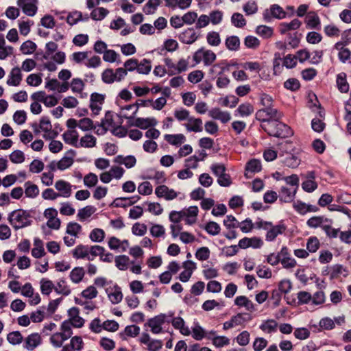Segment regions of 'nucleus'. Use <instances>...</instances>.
I'll use <instances>...</instances> for the list:
<instances>
[{
  "label": "nucleus",
  "instance_id": "36",
  "mask_svg": "<svg viewBox=\"0 0 351 351\" xmlns=\"http://www.w3.org/2000/svg\"><path fill=\"white\" fill-rule=\"evenodd\" d=\"M106 293L109 300L112 304H118L122 300L123 294L121 289L117 286H115L114 288L111 290L107 289Z\"/></svg>",
  "mask_w": 351,
  "mask_h": 351
},
{
  "label": "nucleus",
  "instance_id": "13",
  "mask_svg": "<svg viewBox=\"0 0 351 351\" xmlns=\"http://www.w3.org/2000/svg\"><path fill=\"white\" fill-rule=\"evenodd\" d=\"M180 193L172 189H169L166 185H160L155 189L156 196L160 198H164L167 201L174 199Z\"/></svg>",
  "mask_w": 351,
  "mask_h": 351
},
{
  "label": "nucleus",
  "instance_id": "20",
  "mask_svg": "<svg viewBox=\"0 0 351 351\" xmlns=\"http://www.w3.org/2000/svg\"><path fill=\"white\" fill-rule=\"evenodd\" d=\"M261 169L262 165L261 160L255 158L251 159L246 163L244 176L246 178H251V173H258Z\"/></svg>",
  "mask_w": 351,
  "mask_h": 351
},
{
  "label": "nucleus",
  "instance_id": "51",
  "mask_svg": "<svg viewBox=\"0 0 351 351\" xmlns=\"http://www.w3.org/2000/svg\"><path fill=\"white\" fill-rule=\"evenodd\" d=\"M330 278H337L341 276H346L347 271L341 265H335L332 266L329 271Z\"/></svg>",
  "mask_w": 351,
  "mask_h": 351
},
{
  "label": "nucleus",
  "instance_id": "54",
  "mask_svg": "<svg viewBox=\"0 0 351 351\" xmlns=\"http://www.w3.org/2000/svg\"><path fill=\"white\" fill-rule=\"evenodd\" d=\"M10 161L14 164H21L25 161V154L21 150H14L9 155Z\"/></svg>",
  "mask_w": 351,
  "mask_h": 351
},
{
  "label": "nucleus",
  "instance_id": "5",
  "mask_svg": "<svg viewBox=\"0 0 351 351\" xmlns=\"http://www.w3.org/2000/svg\"><path fill=\"white\" fill-rule=\"evenodd\" d=\"M216 58L217 56L213 51L205 49L204 47L197 50L193 56V60L195 64H198L202 62L206 66L212 65L216 60Z\"/></svg>",
  "mask_w": 351,
  "mask_h": 351
},
{
  "label": "nucleus",
  "instance_id": "23",
  "mask_svg": "<svg viewBox=\"0 0 351 351\" xmlns=\"http://www.w3.org/2000/svg\"><path fill=\"white\" fill-rule=\"evenodd\" d=\"M42 342V339L38 333H32L28 335L24 340L23 347L28 350H33Z\"/></svg>",
  "mask_w": 351,
  "mask_h": 351
},
{
  "label": "nucleus",
  "instance_id": "56",
  "mask_svg": "<svg viewBox=\"0 0 351 351\" xmlns=\"http://www.w3.org/2000/svg\"><path fill=\"white\" fill-rule=\"evenodd\" d=\"M241 117H247L253 113L254 107L250 103H245L241 104L237 109Z\"/></svg>",
  "mask_w": 351,
  "mask_h": 351
},
{
  "label": "nucleus",
  "instance_id": "33",
  "mask_svg": "<svg viewBox=\"0 0 351 351\" xmlns=\"http://www.w3.org/2000/svg\"><path fill=\"white\" fill-rule=\"evenodd\" d=\"M24 192L27 197L34 199L39 195L40 191L38 186L35 184H33L32 182H26L24 184Z\"/></svg>",
  "mask_w": 351,
  "mask_h": 351
},
{
  "label": "nucleus",
  "instance_id": "26",
  "mask_svg": "<svg viewBox=\"0 0 351 351\" xmlns=\"http://www.w3.org/2000/svg\"><path fill=\"white\" fill-rule=\"evenodd\" d=\"M78 133L76 130H67L62 134V138L65 143L78 148Z\"/></svg>",
  "mask_w": 351,
  "mask_h": 351
},
{
  "label": "nucleus",
  "instance_id": "9",
  "mask_svg": "<svg viewBox=\"0 0 351 351\" xmlns=\"http://www.w3.org/2000/svg\"><path fill=\"white\" fill-rule=\"evenodd\" d=\"M58 210L54 208H48L45 210L43 215L47 219V226L53 230H59L61 221L58 217Z\"/></svg>",
  "mask_w": 351,
  "mask_h": 351
},
{
  "label": "nucleus",
  "instance_id": "60",
  "mask_svg": "<svg viewBox=\"0 0 351 351\" xmlns=\"http://www.w3.org/2000/svg\"><path fill=\"white\" fill-rule=\"evenodd\" d=\"M90 52L88 51H79L75 52L71 55V60L77 64H84L86 59L88 58Z\"/></svg>",
  "mask_w": 351,
  "mask_h": 351
},
{
  "label": "nucleus",
  "instance_id": "1",
  "mask_svg": "<svg viewBox=\"0 0 351 351\" xmlns=\"http://www.w3.org/2000/svg\"><path fill=\"white\" fill-rule=\"evenodd\" d=\"M262 128L269 135L274 137L285 138L293 135V131L287 125L278 121V120H273L263 123Z\"/></svg>",
  "mask_w": 351,
  "mask_h": 351
},
{
  "label": "nucleus",
  "instance_id": "10",
  "mask_svg": "<svg viewBox=\"0 0 351 351\" xmlns=\"http://www.w3.org/2000/svg\"><path fill=\"white\" fill-rule=\"evenodd\" d=\"M280 263L285 269H293L296 265V261L291 256L287 247L282 246L279 252Z\"/></svg>",
  "mask_w": 351,
  "mask_h": 351
},
{
  "label": "nucleus",
  "instance_id": "14",
  "mask_svg": "<svg viewBox=\"0 0 351 351\" xmlns=\"http://www.w3.org/2000/svg\"><path fill=\"white\" fill-rule=\"evenodd\" d=\"M229 65L226 60H222L216 64H212L208 70V75L213 80L229 71Z\"/></svg>",
  "mask_w": 351,
  "mask_h": 351
},
{
  "label": "nucleus",
  "instance_id": "48",
  "mask_svg": "<svg viewBox=\"0 0 351 351\" xmlns=\"http://www.w3.org/2000/svg\"><path fill=\"white\" fill-rule=\"evenodd\" d=\"M192 337L197 341L203 339L206 336V330L199 324L198 322H195L192 328Z\"/></svg>",
  "mask_w": 351,
  "mask_h": 351
},
{
  "label": "nucleus",
  "instance_id": "46",
  "mask_svg": "<svg viewBox=\"0 0 351 351\" xmlns=\"http://www.w3.org/2000/svg\"><path fill=\"white\" fill-rule=\"evenodd\" d=\"M109 14V11L102 7L93 9L90 12V17L95 21H101Z\"/></svg>",
  "mask_w": 351,
  "mask_h": 351
},
{
  "label": "nucleus",
  "instance_id": "37",
  "mask_svg": "<svg viewBox=\"0 0 351 351\" xmlns=\"http://www.w3.org/2000/svg\"><path fill=\"white\" fill-rule=\"evenodd\" d=\"M97 138L90 134L82 136L78 143L79 147L93 148L96 145Z\"/></svg>",
  "mask_w": 351,
  "mask_h": 351
},
{
  "label": "nucleus",
  "instance_id": "59",
  "mask_svg": "<svg viewBox=\"0 0 351 351\" xmlns=\"http://www.w3.org/2000/svg\"><path fill=\"white\" fill-rule=\"evenodd\" d=\"M263 109L269 120H279L282 118V114L271 106L265 107Z\"/></svg>",
  "mask_w": 351,
  "mask_h": 351
},
{
  "label": "nucleus",
  "instance_id": "28",
  "mask_svg": "<svg viewBox=\"0 0 351 351\" xmlns=\"http://www.w3.org/2000/svg\"><path fill=\"white\" fill-rule=\"evenodd\" d=\"M73 256L74 258H85L89 261H93V258L90 256V250L88 245H78L73 251Z\"/></svg>",
  "mask_w": 351,
  "mask_h": 351
},
{
  "label": "nucleus",
  "instance_id": "4",
  "mask_svg": "<svg viewBox=\"0 0 351 351\" xmlns=\"http://www.w3.org/2000/svg\"><path fill=\"white\" fill-rule=\"evenodd\" d=\"M70 325L68 322H63L60 327L61 331L51 336L50 342L54 347H62L63 343L71 337L73 331Z\"/></svg>",
  "mask_w": 351,
  "mask_h": 351
},
{
  "label": "nucleus",
  "instance_id": "6",
  "mask_svg": "<svg viewBox=\"0 0 351 351\" xmlns=\"http://www.w3.org/2000/svg\"><path fill=\"white\" fill-rule=\"evenodd\" d=\"M286 16V12L278 4L271 5L269 8L265 10L263 12V19L266 23H270L274 19H283Z\"/></svg>",
  "mask_w": 351,
  "mask_h": 351
},
{
  "label": "nucleus",
  "instance_id": "53",
  "mask_svg": "<svg viewBox=\"0 0 351 351\" xmlns=\"http://www.w3.org/2000/svg\"><path fill=\"white\" fill-rule=\"evenodd\" d=\"M204 229L206 232L212 236L217 235L221 230L220 226L215 221H209L205 226Z\"/></svg>",
  "mask_w": 351,
  "mask_h": 351
},
{
  "label": "nucleus",
  "instance_id": "22",
  "mask_svg": "<svg viewBox=\"0 0 351 351\" xmlns=\"http://www.w3.org/2000/svg\"><path fill=\"white\" fill-rule=\"evenodd\" d=\"M75 151L70 149L65 155L58 161V169L61 171L69 168L73 163V157L75 155Z\"/></svg>",
  "mask_w": 351,
  "mask_h": 351
},
{
  "label": "nucleus",
  "instance_id": "58",
  "mask_svg": "<svg viewBox=\"0 0 351 351\" xmlns=\"http://www.w3.org/2000/svg\"><path fill=\"white\" fill-rule=\"evenodd\" d=\"M36 49V45L32 40H27L24 42L20 48V50L23 54H32Z\"/></svg>",
  "mask_w": 351,
  "mask_h": 351
},
{
  "label": "nucleus",
  "instance_id": "38",
  "mask_svg": "<svg viewBox=\"0 0 351 351\" xmlns=\"http://www.w3.org/2000/svg\"><path fill=\"white\" fill-rule=\"evenodd\" d=\"M138 112V106L133 104L126 105L121 108V111L120 112L121 117L125 119H131L134 117V115Z\"/></svg>",
  "mask_w": 351,
  "mask_h": 351
},
{
  "label": "nucleus",
  "instance_id": "3",
  "mask_svg": "<svg viewBox=\"0 0 351 351\" xmlns=\"http://www.w3.org/2000/svg\"><path fill=\"white\" fill-rule=\"evenodd\" d=\"M8 220L16 230L27 227L32 222L29 213L22 209L16 210L10 213Z\"/></svg>",
  "mask_w": 351,
  "mask_h": 351
},
{
  "label": "nucleus",
  "instance_id": "41",
  "mask_svg": "<svg viewBox=\"0 0 351 351\" xmlns=\"http://www.w3.org/2000/svg\"><path fill=\"white\" fill-rule=\"evenodd\" d=\"M115 266L121 271H125L128 269L130 261V258L126 255H119L114 258Z\"/></svg>",
  "mask_w": 351,
  "mask_h": 351
},
{
  "label": "nucleus",
  "instance_id": "27",
  "mask_svg": "<svg viewBox=\"0 0 351 351\" xmlns=\"http://www.w3.org/2000/svg\"><path fill=\"white\" fill-rule=\"evenodd\" d=\"M184 125L188 132H200L203 130L202 121L199 118L191 117Z\"/></svg>",
  "mask_w": 351,
  "mask_h": 351
},
{
  "label": "nucleus",
  "instance_id": "47",
  "mask_svg": "<svg viewBox=\"0 0 351 351\" xmlns=\"http://www.w3.org/2000/svg\"><path fill=\"white\" fill-rule=\"evenodd\" d=\"M256 33L263 38H269L273 36L274 29L267 25H261L256 27Z\"/></svg>",
  "mask_w": 351,
  "mask_h": 351
},
{
  "label": "nucleus",
  "instance_id": "50",
  "mask_svg": "<svg viewBox=\"0 0 351 351\" xmlns=\"http://www.w3.org/2000/svg\"><path fill=\"white\" fill-rule=\"evenodd\" d=\"M206 41L212 47H217L221 44V38L218 32L212 31L206 34Z\"/></svg>",
  "mask_w": 351,
  "mask_h": 351
},
{
  "label": "nucleus",
  "instance_id": "32",
  "mask_svg": "<svg viewBox=\"0 0 351 351\" xmlns=\"http://www.w3.org/2000/svg\"><path fill=\"white\" fill-rule=\"evenodd\" d=\"M302 23L297 19L292 20L290 23H282L280 24V32L282 34H286L290 30H296L300 28Z\"/></svg>",
  "mask_w": 351,
  "mask_h": 351
},
{
  "label": "nucleus",
  "instance_id": "2",
  "mask_svg": "<svg viewBox=\"0 0 351 351\" xmlns=\"http://www.w3.org/2000/svg\"><path fill=\"white\" fill-rule=\"evenodd\" d=\"M256 228L267 231L265 240L268 242L274 241L279 235L282 234L287 230L286 226L282 223L274 225L270 221L258 219L255 223Z\"/></svg>",
  "mask_w": 351,
  "mask_h": 351
},
{
  "label": "nucleus",
  "instance_id": "16",
  "mask_svg": "<svg viewBox=\"0 0 351 351\" xmlns=\"http://www.w3.org/2000/svg\"><path fill=\"white\" fill-rule=\"evenodd\" d=\"M54 186L58 191L59 197L69 198L72 194V185L65 180H59L56 181Z\"/></svg>",
  "mask_w": 351,
  "mask_h": 351
},
{
  "label": "nucleus",
  "instance_id": "45",
  "mask_svg": "<svg viewBox=\"0 0 351 351\" xmlns=\"http://www.w3.org/2000/svg\"><path fill=\"white\" fill-rule=\"evenodd\" d=\"M82 227L77 222H69L66 225V233L75 238L78 237V234L82 232Z\"/></svg>",
  "mask_w": 351,
  "mask_h": 351
},
{
  "label": "nucleus",
  "instance_id": "49",
  "mask_svg": "<svg viewBox=\"0 0 351 351\" xmlns=\"http://www.w3.org/2000/svg\"><path fill=\"white\" fill-rule=\"evenodd\" d=\"M95 211V208L92 206H86L78 210L77 218L80 221H84L86 219L90 217Z\"/></svg>",
  "mask_w": 351,
  "mask_h": 351
},
{
  "label": "nucleus",
  "instance_id": "31",
  "mask_svg": "<svg viewBox=\"0 0 351 351\" xmlns=\"http://www.w3.org/2000/svg\"><path fill=\"white\" fill-rule=\"evenodd\" d=\"M306 23L307 27L311 29H319L321 28L320 19L318 15L314 12L308 13L306 18Z\"/></svg>",
  "mask_w": 351,
  "mask_h": 351
},
{
  "label": "nucleus",
  "instance_id": "24",
  "mask_svg": "<svg viewBox=\"0 0 351 351\" xmlns=\"http://www.w3.org/2000/svg\"><path fill=\"white\" fill-rule=\"evenodd\" d=\"M234 305L239 307H243L250 313L256 310L254 303L245 295H239L235 298L234 301Z\"/></svg>",
  "mask_w": 351,
  "mask_h": 351
},
{
  "label": "nucleus",
  "instance_id": "34",
  "mask_svg": "<svg viewBox=\"0 0 351 351\" xmlns=\"http://www.w3.org/2000/svg\"><path fill=\"white\" fill-rule=\"evenodd\" d=\"M55 291L58 294H62L64 296H67L71 293V290L67 285L66 280L62 278L57 280L56 285H55Z\"/></svg>",
  "mask_w": 351,
  "mask_h": 351
},
{
  "label": "nucleus",
  "instance_id": "21",
  "mask_svg": "<svg viewBox=\"0 0 351 351\" xmlns=\"http://www.w3.org/2000/svg\"><path fill=\"white\" fill-rule=\"evenodd\" d=\"M22 79L23 75L21 69L15 66L10 71L6 83L8 86H18L21 84Z\"/></svg>",
  "mask_w": 351,
  "mask_h": 351
},
{
  "label": "nucleus",
  "instance_id": "44",
  "mask_svg": "<svg viewBox=\"0 0 351 351\" xmlns=\"http://www.w3.org/2000/svg\"><path fill=\"white\" fill-rule=\"evenodd\" d=\"M225 45L230 51H238L240 47V40L237 36H230L226 38Z\"/></svg>",
  "mask_w": 351,
  "mask_h": 351
},
{
  "label": "nucleus",
  "instance_id": "7",
  "mask_svg": "<svg viewBox=\"0 0 351 351\" xmlns=\"http://www.w3.org/2000/svg\"><path fill=\"white\" fill-rule=\"evenodd\" d=\"M126 75L127 72L123 68H118L115 71L112 69H107L103 71L101 78L104 83L112 84L121 81Z\"/></svg>",
  "mask_w": 351,
  "mask_h": 351
},
{
  "label": "nucleus",
  "instance_id": "30",
  "mask_svg": "<svg viewBox=\"0 0 351 351\" xmlns=\"http://www.w3.org/2000/svg\"><path fill=\"white\" fill-rule=\"evenodd\" d=\"M114 162L123 165L128 169H130L135 166L136 163V159L134 156L129 155L127 156H123L119 155L114 158Z\"/></svg>",
  "mask_w": 351,
  "mask_h": 351
},
{
  "label": "nucleus",
  "instance_id": "18",
  "mask_svg": "<svg viewBox=\"0 0 351 351\" xmlns=\"http://www.w3.org/2000/svg\"><path fill=\"white\" fill-rule=\"evenodd\" d=\"M104 101V95L94 93L90 95V108L95 115H97L99 113Z\"/></svg>",
  "mask_w": 351,
  "mask_h": 351
},
{
  "label": "nucleus",
  "instance_id": "11",
  "mask_svg": "<svg viewBox=\"0 0 351 351\" xmlns=\"http://www.w3.org/2000/svg\"><path fill=\"white\" fill-rule=\"evenodd\" d=\"M168 315H171L168 324L171 323L175 329L178 330L180 332L185 336L191 335V330L188 326L185 325L184 320L180 317H174V312L169 311Z\"/></svg>",
  "mask_w": 351,
  "mask_h": 351
},
{
  "label": "nucleus",
  "instance_id": "12",
  "mask_svg": "<svg viewBox=\"0 0 351 351\" xmlns=\"http://www.w3.org/2000/svg\"><path fill=\"white\" fill-rule=\"evenodd\" d=\"M16 3L26 15L29 16L36 15L38 10V0H17Z\"/></svg>",
  "mask_w": 351,
  "mask_h": 351
},
{
  "label": "nucleus",
  "instance_id": "8",
  "mask_svg": "<svg viewBox=\"0 0 351 351\" xmlns=\"http://www.w3.org/2000/svg\"><path fill=\"white\" fill-rule=\"evenodd\" d=\"M171 315L167 313H160L148 320L147 325L151 328V332L154 334H159L162 332V326L167 323L170 319Z\"/></svg>",
  "mask_w": 351,
  "mask_h": 351
},
{
  "label": "nucleus",
  "instance_id": "62",
  "mask_svg": "<svg viewBox=\"0 0 351 351\" xmlns=\"http://www.w3.org/2000/svg\"><path fill=\"white\" fill-rule=\"evenodd\" d=\"M210 169L217 178L226 173V167L223 163H213Z\"/></svg>",
  "mask_w": 351,
  "mask_h": 351
},
{
  "label": "nucleus",
  "instance_id": "17",
  "mask_svg": "<svg viewBox=\"0 0 351 351\" xmlns=\"http://www.w3.org/2000/svg\"><path fill=\"white\" fill-rule=\"evenodd\" d=\"M208 116L215 120L220 121L222 123H226L231 119V114L228 111H224L219 108H213L208 111Z\"/></svg>",
  "mask_w": 351,
  "mask_h": 351
},
{
  "label": "nucleus",
  "instance_id": "35",
  "mask_svg": "<svg viewBox=\"0 0 351 351\" xmlns=\"http://www.w3.org/2000/svg\"><path fill=\"white\" fill-rule=\"evenodd\" d=\"M85 271L82 267H74L69 274V278L72 282L79 284L83 280Z\"/></svg>",
  "mask_w": 351,
  "mask_h": 351
},
{
  "label": "nucleus",
  "instance_id": "25",
  "mask_svg": "<svg viewBox=\"0 0 351 351\" xmlns=\"http://www.w3.org/2000/svg\"><path fill=\"white\" fill-rule=\"evenodd\" d=\"M158 124L157 120L154 117L136 118L132 125L142 130L155 127Z\"/></svg>",
  "mask_w": 351,
  "mask_h": 351
},
{
  "label": "nucleus",
  "instance_id": "61",
  "mask_svg": "<svg viewBox=\"0 0 351 351\" xmlns=\"http://www.w3.org/2000/svg\"><path fill=\"white\" fill-rule=\"evenodd\" d=\"M231 22L233 25L238 28L243 27L246 25V21L240 13H234L231 17Z\"/></svg>",
  "mask_w": 351,
  "mask_h": 351
},
{
  "label": "nucleus",
  "instance_id": "19",
  "mask_svg": "<svg viewBox=\"0 0 351 351\" xmlns=\"http://www.w3.org/2000/svg\"><path fill=\"white\" fill-rule=\"evenodd\" d=\"M296 192V187L282 186L278 194L279 199L285 203L292 202L295 199Z\"/></svg>",
  "mask_w": 351,
  "mask_h": 351
},
{
  "label": "nucleus",
  "instance_id": "29",
  "mask_svg": "<svg viewBox=\"0 0 351 351\" xmlns=\"http://www.w3.org/2000/svg\"><path fill=\"white\" fill-rule=\"evenodd\" d=\"M164 139L171 145L180 147L186 141V136L182 134H165Z\"/></svg>",
  "mask_w": 351,
  "mask_h": 351
},
{
  "label": "nucleus",
  "instance_id": "39",
  "mask_svg": "<svg viewBox=\"0 0 351 351\" xmlns=\"http://www.w3.org/2000/svg\"><path fill=\"white\" fill-rule=\"evenodd\" d=\"M259 328L264 332L273 333L277 330L278 323L274 319H267L263 321Z\"/></svg>",
  "mask_w": 351,
  "mask_h": 351
},
{
  "label": "nucleus",
  "instance_id": "15",
  "mask_svg": "<svg viewBox=\"0 0 351 351\" xmlns=\"http://www.w3.org/2000/svg\"><path fill=\"white\" fill-rule=\"evenodd\" d=\"M179 40L186 45L194 43L199 38V35L193 27H189L180 32L178 36Z\"/></svg>",
  "mask_w": 351,
  "mask_h": 351
},
{
  "label": "nucleus",
  "instance_id": "55",
  "mask_svg": "<svg viewBox=\"0 0 351 351\" xmlns=\"http://www.w3.org/2000/svg\"><path fill=\"white\" fill-rule=\"evenodd\" d=\"M152 69L151 61L147 59L142 60L137 65V72L141 74H148Z\"/></svg>",
  "mask_w": 351,
  "mask_h": 351
},
{
  "label": "nucleus",
  "instance_id": "40",
  "mask_svg": "<svg viewBox=\"0 0 351 351\" xmlns=\"http://www.w3.org/2000/svg\"><path fill=\"white\" fill-rule=\"evenodd\" d=\"M161 3V0H147L143 8V12L147 14H153L157 10Z\"/></svg>",
  "mask_w": 351,
  "mask_h": 351
},
{
  "label": "nucleus",
  "instance_id": "42",
  "mask_svg": "<svg viewBox=\"0 0 351 351\" xmlns=\"http://www.w3.org/2000/svg\"><path fill=\"white\" fill-rule=\"evenodd\" d=\"M337 86L339 90L341 93H348L349 90V84L346 80L345 73H341L337 76Z\"/></svg>",
  "mask_w": 351,
  "mask_h": 351
},
{
  "label": "nucleus",
  "instance_id": "64",
  "mask_svg": "<svg viewBox=\"0 0 351 351\" xmlns=\"http://www.w3.org/2000/svg\"><path fill=\"white\" fill-rule=\"evenodd\" d=\"M319 241L317 237H311L307 240L306 248L308 252L314 253L319 249Z\"/></svg>",
  "mask_w": 351,
  "mask_h": 351
},
{
  "label": "nucleus",
  "instance_id": "52",
  "mask_svg": "<svg viewBox=\"0 0 351 351\" xmlns=\"http://www.w3.org/2000/svg\"><path fill=\"white\" fill-rule=\"evenodd\" d=\"M7 340L10 344L15 346L20 344L23 338L19 331H13L8 334Z\"/></svg>",
  "mask_w": 351,
  "mask_h": 351
},
{
  "label": "nucleus",
  "instance_id": "57",
  "mask_svg": "<svg viewBox=\"0 0 351 351\" xmlns=\"http://www.w3.org/2000/svg\"><path fill=\"white\" fill-rule=\"evenodd\" d=\"M293 208L296 211L302 215H304L309 211H315L311 205H307L306 204L300 201L293 204Z\"/></svg>",
  "mask_w": 351,
  "mask_h": 351
},
{
  "label": "nucleus",
  "instance_id": "63",
  "mask_svg": "<svg viewBox=\"0 0 351 351\" xmlns=\"http://www.w3.org/2000/svg\"><path fill=\"white\" fill-rule=\"evenodd\" d=\"M310 330L304 327L297 328L293 331L294 337L299 340H305L310 337Z\"/></svg>",
  "mask_w": 351,
  "mask_h": 351
},
{
  "label": "nucleus",
  "instance_id": "43",
  "mask_svg": "<svg viewBox=\"0 0 351 351\" xmlns=\"http://www.w3.org/2000/svg\"><path fill=\"white\" fill-rule=\"evenodd\" d=\"M40 291L43 295H49L53 289L55 290V285L47 278H42L40 281Z\"/></svg>",
  "mask_w": 351,
  "mask_h": 351
}]
</instances>
